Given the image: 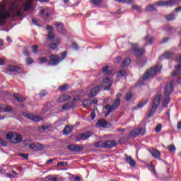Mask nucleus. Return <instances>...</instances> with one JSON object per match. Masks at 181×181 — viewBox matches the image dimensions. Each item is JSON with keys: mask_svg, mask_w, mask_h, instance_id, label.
<instances>
[{"mask_svg": "<svg viewBox=\"0 0 181 181\" xmlns=\"http://www.w3.org/2000/svg\"><path fill=\"white\" fill-rule=\"evenodd\" d=\"M11 16L12 18H13V16H22L21 10H16L14 9L13 7H11L6 13L0 11V26L5 25V23H6V19L11 18Z\"/></svg>", "mask_w": 181, "mask_h": 181, "instance_id": "f257e3e1", "label": "nucleus"}, {"mask_svg": "<svg viewBox=\"0 0 181 181\" xmlns=\"http://www.w3.org/2000/svg\"><path fill=\"white\" fill-rule=\"evenodd\" d=\"M103 84H108V86H104V85H100L93 88L89 93V98H93V97H95L100 90H104L106 91L110 90L111 89V86H112V83H110V78L108 77H105L103 79Z\"/></svg>", "mask_w": 181, "mask_h": 181, "instance_id": "f03ea898", "label": "nucleus"}, {"mask_svg": "<svg viewBox=\"0 0 181 181\" xmlns=\"http://www.w3.org/2000/svg\"><path fill=\"white\" fill-rule=\"evenodd\" d=\"M162 98V94H158L154 98L153 103H152V108L149 110L148 118H151L155 115V112H156V110L159 107L160 104V99Z\"/></svg>", "mask_w": 181, "mask_h": 181, "instance_id": "7ed1b4c3", "label": "nucleus"}, {"mask_svg": "<svg viewBox=\"0 0 181 181\" xmlns=\"http://www.w3.org/2000/svg\"><path fill=\"white\" fill-rule=\"evenodd\" d=\"M119 105H121V100L119 98H117L114 100L112 106L110 105H107L105 106V110H107V112L105 114V117H108V115H110V114H111L114 110H117V107H119Z\"/></svg>", "mask_w": 181, "mask_h": 181, "instance_id": "20e7f679", "label": "nucleus"}, {"mask_svg": "<svg viewBox=\"0 0 181 181\" xmlns=\"http://www.w3.org/2000/svg\"><path fill=\"white\" fill-rule=\"evenodd\" d=\"M146 53V50L144 47H136V60L137 64H140L141 66H144V62L145 59L144 56Z\"/></svg>", "mask_w": 181, "mask_h": 181, "instance_id": "39448f33", "label": "nucleus"}, {"mask_svg": "<svg viewBox=\"0 0 181 181\" xmlns=\"http://www.w3.org/2000/svg\"><path fill=\"white\" fill-rule=\"evenodd\" d=\"M6 138V139H9L12 144H19V142H22V141H23L22 136L12 132L8 133Z\"/></svg>", "mask_w": 181, "mask_h": 181, "instance_id": "423d86ee", "label": "nucleus"}, {"mask_svg": "<svg viewBox=\"0 0 181 181\" xmlns=\"http://www.w3.org/2000/svg\"><path fill=\"white\" fill-rule=\"evenodd\" d=\"M49 61L48 62V64H50V66H57L59 63H60V57L57 54H52L49 56Z\"/></svg>", "mask_w": 181, "mask_h": 181, "instance_id": "0eeeda50", "label": "nucleus"}, {"mask_svg": "<svg viewBox=\"0 0 181 181\" xmlns=\"http://www.w3.org/2000/svg\"><path fill=\"white\" fill-rule=\"evenodd\" d=\"M45 29L48 31V40L49 42H54V29L50 25H47L45 26Z\"/></svg>", "mask_w": 181, "mask_h": 181, "instance_id": "6e6552de", "label": "nucleus"}, {"mask_svg": "<svg viewBox=\"0 0 181 181\" xmlns=\"http://www.w3.org/2000/svg\"><path fill=\"white\" fill-rule=\"evenodd\" d=\"M8 71H14L16 73H18V74H25V71L22 69V68L13 65H9L7 67Z\"/></svg>", "mask_w": 181, "mask_h": 181, "instance_id": "1a4fd4ad", "label": "nucleus"}, {"mask_svg": "<svg viewBox=\"0 0 181 181\" xmlns=\"http://www.w3.org/2000/svg\"><path fill=\"white\" fill-rule=\"evenodd\" d=\"M68 149L71 151V152H81L84 148L80 145L71 144L67 146Z\"/></svg>", "mask_w": 181, "mask_h": 181, "instance_id": "9d476101", "label": "nucleus"}, {"mask_svg": "<svg viewBox=\"0 0 181 181\" xmlns=\"http://www.w3.org/2000/svg\"><path fill=\"white\" fill-rule=\"evenodd\" d=\"M25 117L28 119H31V121H35V122H39L43 120V118L33 114L25 113Z\"/></svg>", "mask_w": 181, "mask_h": 181, "instance_id": "9b49d317", "label": "nucleus"}, {"mask_svg": "<svg viewBox=\"0 0 181 181\" xmlns=\"http://www.w3.org/2000/svg\"><path fill=\"white\" fill-rule=\"evenodd\" d=\"M173 90V83L170 82L166 85L165 88V96L170 97V94H172V91Z\"/></svg>", "mask_w": 181, "mask_h": 181, "instance_id": "f8f14e48", "label": "nucleus"}, {"mask_svg": "<svg viewBox=\"0 0 181 181\" xmlns=\"http://www.w3.org/2000/svg\"><path fill=\"white\" fill-rule=\"evenodd\" d=\"M117 146V142L115 140H107L105 141V149H112Z\"/></svg>", "mask_w": 181, "mask_h": 181, "instance_id": "ddd939ff", "label": "nucleus"}, {"mask_svg": "<svg viewBox=\"0 0 181 181\" xmlns=\"http://www.w3.org/2000/svg\"><path fill=\"white\" fill-rule=\"evenodd\" d=\"M97 127H103V128H110L111 124L107 122L105 119H99L96 124Z\"/></svg>", "mask_w": 181, "mask_h": 181, "instance_id": "4468645a", "label": "nucleus"}, {"mask_svg": "<svg viewBox=\"0 0 181 181\" xmlns=\"http://www.w3.org/2000/svg\"><path fill=\"white\" fill-rule=\"evenodd\" d=\"M29 148L33 151H42V149L45 148V146L39 143H33L29 146Z\"/></svg>", "mask_w": 181, "mask_h": 181, "instance_id": "2eb2a0df", "label": "nucleus"}, {"mask_svg": "<svg viewBox=\"0 0 181 181\" xmlns=\"http://www.w3.org/2000/svg\"><path fill=\"white\" fill-rule=\"evenodd\" d=\"M93 134L91 132H86L79 134V138L76 137L78 141H86V139H88L90 136H92Z\"/></svg>", "mask_w": 181, "mask_h": 181, "instance_id": "dca6fc26", "label": "nucleus"}, {"mask_svg": "<svg viewBox=\"0 0 181 181\" xmlns=\"http://www.w3.org/2000/svg\"><path fill=\"white\" fill-rule=\"evenodd\" d=\"M55 25L57 26V30L59 33H62V35H66L67 33L66 32V30H64V25L62 23H55Z\"/></svg>", "mask_w": 181, "mask_h": 181, "instance_id": "f3484780", "label": "nucleus"}, {"mask_svg": "<svg viewBox=\"0 0 181 181\" xmlns=\"http://www.w3.org/2000/svg\"><path fill=\"white\" fill-rule=\"evenodd\" d=\"M148 169L151 172V173L155 176V177L158 178V173L156 172V168H155V165L152 163H148L147 165Z\"/></svg>", "mask_w": 181, "mask_h": 181, "instance_id": "a211bd4d", "label": "nucleus"}, {"mask_svg": "<svg viewBox=\"0 0 181 181\" xmlns=\"http://www.w3.org/2000/svg\"><path fill=\"white\" fill-rule=\"evenodd\" d=\"M149 71L150 77H155L158 71H159V67L158 65H156L154 67L151 68Z\"/></svg>", "mask_w": 181, "mask_h": 181, "instance_id": "6ab92c4d", "label": "nucleus"}, {"mask_svg": "<svg viewBox=\"0 0 181 181\" xmlns=\"http://www.w3.org/2000/svg\"><path fill=\"white\" fill-rule=\"evenodd\" d=\"M76 104L73 102L68 103L62 106V110L65 111H69L71 108H74Z\"/></svg>", "mask_w": 181, "mask_h": 181, "instance_id": "aec40b11", "label": "nucleus"}, {"mask_svg": "<svg viewBox=\"0 0 181 181\" xmlns=\"http://www.w3.org/2000/svg\"><path fill=\"white\" fill-rule=\"evenodd\" d=\"M146 134V132L145 131V126L142 127H139L136 130V136H144Z\"/></svg>", "mask_w": 181, "mask_h": 181, "instance_id": "412c9836", "label": "nucleus"}, {"mask_svg": "<svg viewBox=\"0 0 181 181\" xmlns=\"http://www.w3.org/2000/svg\"><path fill=\"white\" fill-rule=\"evenodd\" d=\"M73 129H74V126H66L64 129V135H69V134H71Z\"/></svg>", "mask_w": 181, "mask_h": 181, "instance_id": "4be33fe9", "label": "nucleus"}, {"mask_svg": "<svg viewBox=\"0 0 181 181\" xmlns=\"http://www.w3.org/2000/svg\"><path fill=\"white\" fill-rule=\"evenodd\" d=\"M157 5L158 6H172V2L170 1V0L166 1H160L157 2Z\"/></svg>", "mask_w": 181, "mask_h": 181, "instance_id": "5701e85b", "label": "nucleus"}, {"mask_svg": "<svg viewBox=\"0 0 181 181\" xmlns=\"http://www.w3.org/2000/svg\"><path fill=\"white\" fill-rule=\"evenodd\" d=\"M175 71L172 73V76L173 77H176V76H179V74H181V65H177L175 66Z\"/></svg>", "mask_w": 181, "mask_h": 181, "instance_id": "b1692460", "label": "nucleus"}, {"mask_svg": "<svg viewBox=\"0 0 181 181\" xmlns=\"http://www.w3.org/2000/svg\"><path fill=\"white\" fill-rule=\"evenodd\" d=\"M13 97L16 98L18 103H23L24 101H26V98H25V97L23 95H16V93H14Z\"/></svg>", "mask_w": 181, "mask_h": 181, "instance_id": "393cba45", "label": "nucleus"}, {"mask_svg": "<svg viewBox=\"0 0 181 181\" xmlns=\"http://www.w3.org/2000/svg\"><path fill=\"white\" fill-rule=\"evenodd\" d=\"M126 160V162H127V163H129V165H132L133 168H135L136 163H135V160H134V159H132V157L126 156V160Z\"/></svg>", "mask_w": 181, "mask_h": 181, "instance_id": "a878e982", "label": "nucleus"}, {"mask_svg": "<svg viewBox=\"0 0 181 181\" xmlns=\"http://www.w3.org/2000/svg\"><path fill=\"white\" fill-rule=\"evenodd\" d=\"M131 64V59L129 58H125L123 59L121 66L122 67H128Z\"/></svg>", "mask_w": 181, "mask_h": 181, "instance_id": "bb28decb", "label": "nucleus"}, {"mask_svg": "<svg viewBox=\"0 0 181 181\" xmlns=\"http://www.w3.org/2000/svg\"><path fill=\"white\" fill-rule=\"evenodd\" d=\"M151 155L153 156V158H156V159H158L160 160V152L157 150H153L151 152Z\"/></svg>", "mask_w": 181, "mask_h": 181, "instance_id": "cd10ccee", "label": "nucleus"}, {"mask_svg": "<svg viewBox=\"0 0 181 181\" xmlns=\"http://www.w3.org/2000/svg\"><path fill=\"white\" fill-rule=\"evenodd\" d=\"M110 66H103L102 69V71H103V73H105V74L106 76H111V74H112V72L111 71V70H108V68Z\"/></svg>", "mask_w": 181, "mask_h": 181, "instance_id": "c85d7f7f", "label": "nucleus"}, {"mask_svg": "<svg viewBox=\"0 0 181 181\" xmlns=\"http://www.w3.org/2000/svg\"><path fill=\"white\" fill-rule=\"evenodd\" d=\"M155 40V38L153 37H150L149 35H147L145 37H144V40L146 42V43H148V45H152V43H153V40Z\"/></svg>", "mask_w": 181, "mask_h": 181, "instance_id": "c756f323", "label": "nucleus"}, {"mask_svg": "<svg viewBox=\"0 0 181 181\" xmlns=\"http://www.w3.org/2000/svg\"><path fill=\"white\" fill-rule=\"evenodd\" d=\"M132 97H134V93H132V91L129 90V92L127 93L125 100L126 101H131L132 100Z\"/></svg>", "mask_w": 181, "mask_h": 181, "instance_id": "7c9ffc66", "label": "nucleus"}, {"mask_svg": "<svg viewBox=\"0 0 181 181\" xmlns=\"http://www.w3.org/2000/svg\"><path fill=\"white\" fill-rule=\"evenodd\" d=\"M170 102V97L165 96V98L164 99L163 103V108H166V107H168V105H169Z\"/></svg>", "mask_w": 181, "mask_h": 181, "instance_id": "2f4dec72", "label": "nucleus"}, {"mask_svg": "<svg viewBox=\"0 0 181 181\" xmlns=\"http://www.w3.org/2000/svg\"><path fill=\"white\" fill-rule=\"evenodd\" d=\"M12 111H13L12 107L8 105H4L3 112H11Z\"/></svg>", "mask_w": 181, "mask_h": 181, "instance_id": "473e14b6", "label": "nucleus"}, {"mask_svg": "<svg viewBox=\"0 0 181 181\" xmlns=\"http://www.w3.org/2000/svg\"><path fill=\"white\" fill-rule=\"evenodd\" d=\"M95 148H105V141H100L98 142L95 143Z\"/></svg>", "mask_w": 181, "mask_h": 181, "instance_id": "72a5a7b5", "label": "nucleus"}, {"mask_svg": "<svg viewBox=\"0 0 181 181\" xmlns=\"http://www.w3.org/2000/svg\"><path fill=\"white\" fill-rule=\"evenodd\" d=\"M146 104H148V99H146L145 100L139 103L137 105L136 109H139V108H142L143 107H145V105H146Z\"/></svg>", "mask_w": 181, "mask_h": 181, "instance_id": "f704fd0d", "label": "nucleus"}, {"mask_svg": "<svg viewBox=\"0 0 181 181\" xmlns=\"http://www.w3.org/2000/svg\"><path fill=\"white\" fill-rule=\"evenodd\" d=\"M167 21H174L175 19L176 16L174 13H170L165 16Z\"/></svg>", "mask_w": 181, "mask_h": 181, "instance_id": "c9c22d12", "label": "nucleus"}, {"mask_svg": "<svg viewBox=\"0 0 181 181\" xmlns=\"http://www.w3.org/2000/svg\"><path fill=\"white\" fill-rule=\"evenodd\" d=\"M70 86L69 84H65L59 86V91H67L69 90Z\"/></svg>", "mask_w": 181, "mask_h": 181, "instance_id": "e433bc0d", "label": "nucleus"}, {"mask_svg": "<svg viewBox=\"0 0 181 181\" xmlns=\"http://www.w3.org/2000/svg\"><path fill=\"white\" fill-rule=\"evenodd\" d=\"M115 2H119V4H132L134 2V0H115Z\"/></svg>", "mask_w": 181, "mask_h": 181, "instance_id": "4c0bfd02", "label": "nucleus"}, {"mask_svg": "<svg viewBox=\"0 0 181 181\" xmlns=\"http://www.w3.org/2000/svg\"><path fill=\"white\" fill-rule=\"evenodd\" d=\"M91 104H92L91 100L88 99H86L83 101V105L84 108H87V107H88V105H91Z\"/></svg>", "mask_w": 181, "mask_h": 181, "instance_id": "58836bf2", "label": "nucleus"}, {"mask_svg": "<svg viewBox=\"0 0 181 181\" xmlns=\"http://www.w3.org/2000/svg\"><path fill=\"white\" fill-rule=\"evenodd\" d=\"M39 62L40 64H45V63H47V57H40L39 58Z\"/></svg>", "mask_w": 181, "mask_h": 181, "instance_id": "ea45409f", "label": "nucleus"}, {"mask_svg": "<svg viewBox=\"0 0 181 181\" xmlns=\"http://www.w3.org/2000/svg\"><path fill=\"white\" fill-rule=\"evenodd\" d=\"M69 165V163L64 162V161H61L57 163V166H62V168H65V166H67Z\"/></svg>", "mask_w": 181, "mask_h": 181, "instance_id": "a19ab883", "label": "nucleus"}, {"mask_svg": "<svg viewBox=\"0 0 181 181\" xmlns=\"http://www.w3.org/2000/svg\"><path fill=\"white\" fill-rule=\"evenodd\" d=\"M155 6H153V5H149L146 7V12H153Z\"/></svg>", "mask_w": 181, "mask_h": 181, "instance_id": "79ce46f5", "label": "nucleus"}, {"mask_svg": "<svg viewBox=\"0 0 181 181\" xmlns=\"http://www.w3.org/2000/svg\"><path fill=\"white\" fill-rule=\"evenodd\" d=\"M91 4H93V5H101L103 4V0H91L90 1Z\"/></svg>", "mask_w": 181, "mask_h": 181, "instance_id": "37998d69", "label": "nucleus"}, {"mask_svg": "<svg viewBox=\"0 0 181 181\" xmlns=\"http://www.w3.org/2000/svg\"><path fill=\"white\" fill-rule=\"evenodd\" d=\"M149 77H151L149 71H146V73L143 75V80L146 81L148 78H149Z\"/></svg>", "mask_w": 181, "mask_h": 181, "instance_id": "c03bdc74", "label": "nucleus"}, {"mask_svg": "<svg viewBox=\"0 0 181 181\" xmlns=\"http://www.w3.org/2000/svg\"><path fill=\"white\" fill-rule=\"evenodd\" d=\"M66 56H67V52L64 51L61 54V57H59V61L63 62V60L66 59Z\"/></svg>", "mask_w": 181, "mask_h": 181, "instance_id": "a18cd8bd", "label": "nucleus"}, {"mask_svg": "<svg viewBox=\"0 0 181 181\" xmlns=\"http://www.w3.org/2000/svg\"><path fill=\"white\" fill-rule=\"evenodd\" d=\"M30 8H32V3L28 2V4H26L25 5L24 11L26 12L27 11H29V9H30Z\"/></svg>", "mask_w": 181, "mask_h": 181, "instance_id": "49530a36", "label": "nucleus"}, {"mask_svg": "<svg viewBox=\"0 0 181 181\" xmlns=\"http://www.w3.org/2000/svg\"><path fill=\"white\" fill-rule=\"evenodd\" d=\"M127 73L125 72V70L122 69L118 71L117 74L119 77H124Z\"/></svg>", "mask_w": 181, "mask_h": 181, "instance_id": "de8ad7c7", "label": "nucleus"}, {"mask_svg": "<svg viewBox=\"0 0 181 181\" xmlns=\"http://www.w3.org/2000/svg\"><path fill=\"white\" fill-rule=\"evenodd\" d=\"M32 50L33 52L36 54V53H37L38 50H39V45H33L32 47Z\"/></svg>", "mask_w": 181, "mask_h": 181, "instance_id": "09e8293b", "label": "nucleus"}, {"mask_svg": "<svg viewBox=\"0 0 181 181\" xmlns=\"http://www.w3.org/2000/svg\"><path fill=\"white\" fill-rule=\"evenodd\" d=\"M40 97H46V95H47V90H41L39 93Z\"/></svg>", "mask_w": 181, "mask_h": 181, "instance_id": "8fccbe9b", "label": "nucleus"}, {"mask_svg": "<svg viewBox=\"0 0 181 181\" xmlns=\"http://www.w3.org/2000/svg\"><path fill=\"white\" fill-rule=\"evenodd\" d=\"M173 55V54L172 52H165L164 54H163V57L165 58V59H170V57H172V56Z\"/></svg>", "mask_w": 181, "mask_h": 181, "instance_id": "3c124183", "label": "nucleus"}, {"mask_svg": "<svg viewBox=\"0 0 181 181\" xmlns=\"http://www.w3.org/2000/svg\"><path fill=\"white\" fill-rule=\"evenodd\" d=\"M156 132H160V131H162V124H159L158 125H157L155 129Z\"/></svg>", "mask_w": 181, "mask_h": 181, "instance_id": "603ef678", "label": "nucleus"}, {"mask_svg": "<svg viewBox=\"0 0 181 181\" xmlns=\"http://www.w3.org/2000/svg\"><path fill=\"white\" fill-rule=\"evenodd\" d=\"M57 101L58 103H64V101H66V100H64V96H63V95H61L57 98Z\"/></svg>", "mask_w": 181, "mask_h": 181, "instance_id": "864d4df0", "label": "nucleus"}, {"mask_svg": "<svg viewBox=\"0 0 181 181\" xmlns=\"http://www.w3.org/2000/svg\"><path fill=\"white\" fill-rule=\"evenodd\" d=\"M0 145L1 146H7L8 143L5 140L0 139Z\"/></svg>", "mask_w": 181, "mask_h": 181, "instance_id": "5fc2aeb1", "label": "nucleus"}, {"mask_svg": "<svg viewBox=\"0 0 181 181\" xmlns=\"http://www.w3.org/2000/svg\"><path fill=\"white\" fill-rule=\"evenodd\" d=\"M19 156H21V158H23V159H25V160L29 159V155L26 153H20Z\"/></svg>", "mask_w": 181, "mask_h": 181, "instance_id": "6e6d98bb", "label": "nucleus"}, {"mask_svg": "<svg viewBox=\"0 0 181 181\" xmlns=\"http://www.w3.org/2000/svg\"><path fill=\"white\" fill-rule=\"evenodd\" d=\"M45 12H47V8H42L40 11V16H45Z\"/></svg>", "mask_w": 181, "mask_h": 181, "instance_id": "4d7b16f0", "label": "nucleus"}, {"mask_svg": "<svg viewBox=\"0 0 181 181\" xmlns=\"http://www.w3.org/2000/svg\"><path fill=\"white\" fill-rule=\"evenodd\" d=\"M71 47L74 48V50H78V45L76 42H72Z\"/></svg>", "mask_w": 181, "mask_h": 181, "instance_id": "13d9d810", "label": "nucleus"}, {"mask_svg": "<svg viewBox=\"0 0 181 181\" xmlns=\"http://www.w3.org/2000/svg\"><path fill=\"white\" fill-rule=\"evenodd\" d=\"M168 149H169L170 152H175V151H176V147L175 146V145H170L168 147Z\"/></svg>", "mask_w": 181, "mask_h": 181, "instance_id": "bf43d9fd", "label": "nucleus"}, {"mask_svg": "<svg viewBox=\"0 0 181 181\" xmlns=\"http://www.w3.org/2000/svg\"><path fill=\"white\" fill-rule=\"evenodd\" d=\"M129 136L132 138H135L136 136V130H133L132 132H130Z\"/></svg>", "mask_w": 181, "mask_h": 181, "instance_id": "052dcab7", "label": "nucleus"}, {"mask_svg": "<svg viewBox=\"0 0 181 181\" xmlns=\"http://www.w3.org/2000/svg\"><path fill=\"white\" fill-rule=\"evenodd\" d=\"M25 62H26L27 64L30 65V64H32V63H33V59H32V58H27L25 59Z\"/></svg>", "mask_w": 181, "mask_h": 181, "instance_id": "680f3d73", "label": "nucleus"}, {"mask_svg": "<svg viewBox=\"0 0 181 181\" xmlns=\"http://www.w3.org/2000/svg\"><path fill=\"white\" fill-rule=\"evenodd\" d=\"M49 47L50 49H52L53 50H54V49L57 48V43H51L49 45Z\"/></svg>", "mask_w": 181, "mask_h": 181, "instance_id": "e2e57ef3", "label": "nucleus"}, {"mask_svg": "<svg viewBox=\"0 0 181 181\" xmlns=\"http://www.w3.org/2000/svg\"><path fill=\"white\" fill-rule=\"evenodd\" d=\"M48 180L49 181H57V177H53L50 175L47 177Z\"/></svg>", "mask_w": 181, "mask_h": 181, "instance_id": "0e129e2a", "label": "nucleus"}, {"mask_svg": "<svg viewBox=\"0 0 181 181\" xmlns=\"http://www.w3.org/2000/svg\"><path fill=\"white\" fill-rule=\"evenodd\" d=\"M62 96H64V100H65V101H67L71 98V97H70L69 95H62Z\"/></svg>", "mask_w": 181, "mask_h": 181, "instance_id": "69168bd1", "label": "nucleus"}, {"mask_svg": "<svg viewBox=\"0 0 181 181\" xmlns=\"http://www.w3.org/2000/svg\"><path fill=\"white\" fill-rule=\"evenodd\" d=\"M24 56H29V51L28 49H25L23 52Z\"/></svg>", "mask_w": 181, "mask_h": 181, "instance_id": "338daca9", "label": "nucleus"}, {"mask_svg": "<svg viewBox=\"0 0 181 181\" xmlns=\"http://www.w3.org/2000/svg\"><path fill=\"white\" fill-rule=\"evenodd\" d=\"M177 129H179V130L181 129V121L177 122Z\"/></svg>", "mask_w": 181, "mask_h": 181, "instance_id": "774afa93", "label": "nucleus"}]
</instances>
